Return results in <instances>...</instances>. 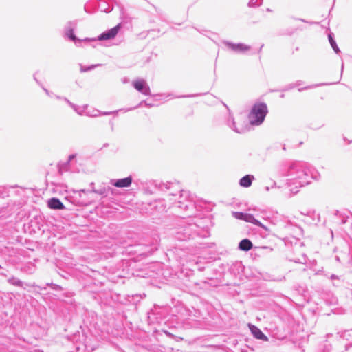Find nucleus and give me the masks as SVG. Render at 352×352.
<instances>
[{
	"instance_id": "obj_6",
	"label": "nucleus",
	"mask_w": 352,
	"mask_h": 352,
	"mask_svg": "<svg viewBox=\"0 0 352 352\" xmlns=\"http://www.w3.org/2000/svg\"><path fill=\"white\" fill-rule=\"evenodd\" d=\"M166 314V307L155 305L148 313V322L150 324H160Z\"/></svg>"
},
{
	"instance_id": "obj_10",
	"label": "nucleus",
	"mask_w": 352,
	"mask_h": 352,
	"mask_svg": "<svg viewBox=\"0 0 352 352\" xmlns=\"http://www.w3.org/2000/svg\"><path fill=\"white\" fill-rule=\"evenodd\" d=\"M135 90L145 96H151V92L147 82L143 78H138L132 82Z\"/></svg>"
},
{
	"instance_id": "obj_18",
	"label": "nucleus",
	"mask_w": 352,
	"mask_h": 352,
	"mask_svg": "<svg viewBox=\"0 0 352 352\" xmlns=\"http://www.w3.org/2000/svg\"><path fill=\"white\" fill-rule=\"evenodd\" d=\"M118 111H101L98 109H93L91 111H88L86 112H84V114L89 117L95 118L98 116H107V115H111V114H117Z\"/></svg>"
},
{
	"instance_id": "obj_9",
	"label": "nucleus",
	"mask_w": 352,
	"mask_h": 352,
	"mask_svg": "<svg viewBox=\"0 0 352 352\" xmlns=\"http://www.w3.org/2000/svg\"><path fill=\"white\" fill-rule=\"evenodd\" d=\"M115 190L109 186H107L104 184L100 185L96 190H85L81 189L80 190L74 191V192L79 193L80 197L81 196V193L89 194L91 192H94L98 194L99 195L102 196L103 197H107L109 192H111V195L114 194Z\"/></svg>"
},
{
	"instance_id": "obj_5",
	"label": "nucleus",
	"mask_w": 352,
	"mask_h": 352,
	"mask_svg": "<svg viewBox=\"0 0 352 352\" xmlns=\"http://www.w3.org/2000/svg\"><path fill=\"white\" fill-rule=\"evenodd\" d=\"M155 188L160 190L167 193L170 197H177V193H180L179 199L189 197V192L181 189L179 184L177 182H154Z\"/></svg>"
},
{
	"instance_id": "obj_38",
	"label": "nucleus",
	"mask_w": 352,
	"mask_h": 352,
	"mask_svg": "<svg viewBox=\"0 0 352 352\" xmlns=\"http://www.w3.org/2000/svg\"><path fill=\"white\" fill-rule=\"evenodd\" d=\"M109 125L111 126V131H113V130H114V122H113V121L112 120H110L109 122Z\"/></svg>"
},
{
	"instance_id": "obj_50",
	"label": "nucleus",
	"mask_w": 352,
	"mask_h": 352,
	"mask_svg": "<svg viewBox=\"0 0 352 352\" xmlns=\"http://www.w3.org/2000/svg\"><path fill=\"white\" fill-rule=\"evenodd\" d=\"M270 189H271V187H270V186H266V187H265V190H266L267 191H269Z\"/></svg>"
},
{
	"instance_id": "obj_40",
	"label": "nucleus",
	"mask_w": 352,
	"mask_h": 352,
	"mask_svg": "<svg viewBox=\"0 0 352 352\" xmlns=\"http://www.w3.org/2000/svg\"><path fill=\"white\" fill-rule=\"evenodd\" d=\"M34 79L36 82V83L39 85L41 87L43 86V84L36 78V74H34Z\"/></svg>"
},
{
	"instance_id": "obj_56",
	"label": "nucleus",
	"mask_w": 352,
	"mask_h": 352,
	"mask_svg": "<svg viewBox=\"0 0 352 352\" xmlns=\"http://www.w3.org/2000/svg\"><path fill=\"white\" fill-rule=\"evenodd\" d=\"M284 97H285V94H282L280 95V98H283Z\"/></svg>"
},
{
	"instance_id": "obj_8",
	"label": "nucleus",
	"mask_w": 352,
	"mask_h": 352,
	"mask_svg": "<svg viewBox=\"0 0 352 352\" xmlns=\"http://www.w3.org/2000/svg\"><path fill=\"white\" fill-rule=\"evenodd\" d=\"M233 216L237 219L242 220L248 223H252V224L257 226L266 231L269 230V229L265 225H263L258 219H255L254 216L252 214L243 212H233Z\"/></svg>"
},
{
	"instance_id": "obj_46",
	"label": "nucleus",
	"mask_w": 352,
	"mask_h": 352,
	"mask_svg": "<svg viewBox=\"0 0 352 352\" xmlns=\"http://www.w3.org/2000/svg\"><path fill=\"white\" fill-rule=\"evenodd\" d=\"M276 186V183L275 182H272V184L271 188H274Z\"/></svg>"
},
{
	"instance_id": "obj_55",
	"label": "nucleus",
	"mask_w": 352,
	"mask_h": 352,
	"mask_svg": "<svg viewBox=\"0 0 352 352\" xmlns=\"http://www.w3.org/2000/svg\"><path fill=\"white\" fill-rule=\"evenodd\" d=\"M299 21H303V22H306L305 20L302 19H298Z\"/></svg>"
},
{
	"instance_id": "obj_1",
	"label": "nucleus",
	"mask_w": 352,
	"mask_h": 352,
	"mask_svg": "<svg viewBox=\"0 0 352 352\" xmlns=\"http://www.w3.org/2000/svg\"><path fill=\"white\" fill-rule=\"evenodd\" d=\"M171 234L178 241H185L193 239L196 236L206 238L210 235L206 226L203 224V221L199 219H190L182 220L175 228Z\"/></svg>"
},
{
	"instance_id": "obj_44",
	"label": "nucleus",
	"mask_w": 352,
	"mask_h": 352,
	"mask_svg": "<svg viewBox=\"0 0 352 352\" xmlns=\"http://www.w3.org/2000/svg\"><path fill=\"white\" fill-rule=\"evenodd\" d=\"M55 96L58 100H63V98H64V97H62V96H60L58 95H55Z\"/></svg>"
},
{
	"instance_id": "obj_54",
	"label": "nucleus",
	"mask_w": 352,
	"mask_h": 352,
	"mask_svg": "<svg viewBox=\"0 0 352 352\" xmlns=\"http://www.w3.org/2000/svg\"><path fill=\"white\" fill-rule=\"evenodd\" d=\"M0 274H1V275H3V276H6V272H3H3H1V273H0Z\"/></svg>"
},
{
	"instance_id": "obj_49",
	"label": "nucleus",
	"mask_w": 352,
	"mask_h": 352,
	"mask_svg": "<svg viewBox=\"0 0 352 352\" xmlns=\"http://www.w3.org/2000/svg\"><path fill=\"white\" fill-rule=\"evenodd\" d=\"M344 69V63H342V68H341V73H342Z\"/></svg>"
},
{
	"instance_id": "obj_16",
	"label": "nucleus",
	"mask_w": 352,
	"mask_h": 352,
	"mask_svg": "<svg viewBox=\"0 0 352 352\" xmlns=\"http://www.w3.org/2000/svg\"><path fill=\"white\" fill-rule=\"evenodd\" d=\"M249 329L253 335V336L258 340L267 341L268 338L266 335H265L263 331L256 325L252 324H248Z\"/></svg>"
},
{
	"instance_id": "obj_37",
	"label": "nucleus",
	"mask_w": 352,
	"mask_h": 352,
	"mask_svg": "<svg viewBox=\"0 0 352 352\" xmlns=\"http://www.w3.org/2000/svg\"><path fill=\"white\" fill-rule=\"evenodd\" d=\"M42 89H43V91L45 92V94L49 96H51L52 95H54V94L52 92H50L48 89H47L45 87L42 86L41 87Z\"/></svg>"
},
{
	"instance_id": "obj_29",
	"label": "nucleus",
	"mask_w": 352,
	"mask_h": 352,
	"mask_svg": "<svg viewBox=\"0 0 352 352\" xmlns=\"http://www.w3.org/2000/svg\"><path fill=\"white\" fill-rule=\"evenodd\" d=\"M263 0H250L248 6L250 8H256L262 4Z\"/></svg>"
},
{
	"instance_id": "obj_43",
	"label": "nucleus",
	"mask_w": 352,
	"mask_h": 352,
	"mask_svg": "<svg viewBox=\"0 0 352 352\" xmlns=\"http://www.w3.org/2000/svg\"><path fill=\"white\" fill-rule=\"evenodd\" d=\"M94 185H95V184H94V182L90 183L89 186H90V187H91V190H96V189H97V188H96L94 187Z\"/></svg>"
},
{
	"instance_id": "obj_2",
	"label": "nucleus",
	"mask_w": 352,
	"mask_h": 352,
	"mask_svg": "<svg viewBox=\"0 0 352 352\" xmlns=\"http://www.w3.org/2000/svg\"><path fill=\"white\" fill-rule=\"evenodd\" d=\"M284 176L289 177L293 180L294 184H298L300 187L309 184L311 179H316L318 173L309 167L305 162H293L288 168Z\"/></svg>"
},
{
	"instance_id": "obj_22",
	"label": "nucleus",
	"mask_w": 352,
	"mask_h": 352,
	"mask_svg": "<svg viewBox=\"0 0 352 352\" xmlns=\"http://www.w3.org/2000/svg\"><path fill=\"white\" fill-rule=\"evenodd\" d=\"M98 8L102 12H104L106 13L110 12L113 10V6H110L107 1L100 0L98 3Z\"/></svg>"
},
{
	"instance_id": "obj_36",
	"label": "nucleus",
	"mask_w": 352,
	"mask_h": 352,
	"mask_svg": "<svg viewBox=\"0 0 352 352\" xmlns=\"http://www.w3.org/2000/svg\"><path fill=\"white\" fill-rule=\"evenodd\" d=\"M153 7L155 8V12H157L159 17L163 20V12L161 9L156 8L155 6H153Z\"/></svg>"
},
{
	"instance_id": "obj_24",
	"label": "nucleus",
	"mask_w": 352,
	"mask_h": 352,
	"mask_svg": "<svg viewBox=\"0 0 352 352\" xmlns=\"http://www.w3.org/2000/svg\"><path fill=\"white\" fill-rule=\"evenodd\" d=\"M301 214L311 217L314 223L316 224L320 222V215L316 214L315 211L309 210L306 213L302 212Z\"/></svg>"
},
{
	"instance_id": "obj_31",
	"label": "nucleus",
	"mask_w": 352,
	"mask_h": 352,
	"mask_svg": "<svg viewBox=\"0 0 352 352\" xmlns=\"http://www.w3.org/2000/svg\"><path fill=\"white\" fill-rule=\"evenodd\" d=\"M74 111H76L78 114L82 116L85 112V109L87 107V105H85L83 107V109H81L78 106L76 105L73 103V107H71Z\"/></svg>"
},
{
	"instance_id": "obj_15",
	"label": "nucleus",
	"mask_w": 352,
	"mask_h": 352,
	"mask_svg": "<svg viewBox=\"0 0 352 352\" xmlns=\"http://www.w3.org/2000/svg\"><path fill=\"white\" fill-rule=\"evenodd\" d=\"M336 260L340 263H349L352 264V259L349 254V248L346 246L338 254H336Z\"/></svg>"
},
{
	"instance_id": "obj_51",
	"label": "nucleus",
	"mask_w": 352,
	"mask_h": 352,
	"mask_svg": "<svg viewBox=\"0 0 352 352\" xmlns=\"http://www.w3.org/2000/svg\"><path fill=\"white\" fill-rule=\"evenodd\" d=\"M145 190H146V192H147L148 193H150V194H151V193H152V192H151L150 190H148V188L145 189Z\"/></svg>"
},
{
	"instance_id": "obj_12",
	"label": "nucleus",
	"mask_w": 352,
	"mask_h": 352,
	"mask_svg": "<svg viewBox=\"0 0 352 352\" xmlns=\"http://www.w3.org/2000/svg\"><path fill=\"white\" fill-rule=\"evenodd\" d=\"M223 43L228 47L231 50L236 52V53H245L247 51H249L251 49L250 45L242 43H234L230 41H224Z\"/></svg>"
},
{
	"instance_id": "obj_41",
	"label": "nucleus",
	"mask_w": 352,
	"mask_h": 352,
	"mask_svg": "<svg viewBox=\"0 0 352 352\" xmlns=\"http://www.w3.org/2000/svg\"><path fill=\"white\" fill-rule=\"evenodd\" d=\"M303 81L302 80H297L296 82H294V85H296V87L300 86L303 84Z\"/></svg>"
},
{
	"instance_id": "obj_17",
	"label": "nucleus",
	"mask_w": 352,
	"mask_h": 352,
	"mask_svg": "<svg viewBox=\"0 0 352 352\" xmlns=\"http://www.w3.org/2000/svg\"><path fill=\"white\" fill-rule=\"evenodd\" d=\"M47 207L52 210H62L65 209L64 204L57 197H52L47 200Z\"/></svg>"
},
{
	"instance_id": "obj_58",
	"label": "nucleus",
	"mask_w": 352,
	"mask_h": 352,
	"mask_svg": "<svg viewBox=\"0 0 352 352\" xmlns=\"http://www.w3.org/2000/svg\"><path fill=\"white\" fill-rule=\"evenodd\" d=\"M1 268H2V267L0 265V269H1Z\"/></svg>"
},
{
	"instance_id": "obj_32",
	"label": "nucleus",
	"mask_w": 352,
	"mask_h": 352,
	"mask_svg": "<svg viewBox=\"0 0 352 352\" xmlns=\"http://www.w3.org/2000/svg\"><path fill=\"white\" fill-rule=\"evenodd\" d=\"M46 285L52 288V289L55 290V291H63V288L62 286H60L58 284L53 283H47L46 284Z\"/></svg>"
},
{
	"instance_id": "obj_45",
	"label": "nucleus",
	"mask_w": 352,
	"mask_h": 352,
	"mask_svg": "<svg viewBox=\"0 0 352 352\" xmlns=\"http://www.w3.org/2000/svg\"><path fill=\"white\" fill-rule=\"evenodd\" d=\"M344 141L347 142L348 144L352 143V141L348 140L345 137L343 138Z\"/></svg>"
},
{
	"instance_id": "obj_30",
	"label": "nucleus",
	"mask_w": 352,
	"mask_h": 352,
	"mask_svg": "<svg viewBox=\"0 0 352 352\" xmlns=\"http://www.w3.org/2000/svg\"><path fill=\"white\" fill-rule=\"evenodd\" d=\"M331 83H321V84H316L312 85L306 86L304 87L298 88V91H302L304 90H307L309 89L315 88L319 86L325 85H331Z\"/></svg>"
},
{
	"instance_id": "obj_23",
	"label": "nucleus",
	"mask_w": 352,
	"mask_h": 352,
	"mask_svg": "<svg viewBox=\"0 0 352 352\" xmlns=\"http://www.w3.org/2000/svg\"><path fill=\"white\" fill-rule=\"evenodd\" d=\"M328 39H329V43L331 45L332 49L333 50L334 52L337 54H340V50L336 43V41L334 38V35L333 33H329L328 34Z\"/></svg>"
},
{
	"instance_id": "obj_21",
	"label": "nucleus",
	"mask_w": 352,
	"mask_h": 352,
	"mask_svg": "<svg viewBox=\"0 0 352 352\" xmlns=\"http://www.w3.org/2000/svg\"><path fill=\"white\" fill-rule=\"evenodd\" d=\"M253 247L252 242L249 239H243L239 243L238 248L240 250L248 252Z\"/></svg>"
},
{
	"instance_id": "obj_48",
	"label": "nucleus",
	"mask_w": 352,
	"mask_h": 352,
	"mask_svg": "<svg viewBox=\"0 0 352 352\" xmlns=\"http://www.w3.org/2000/svg\"><path fill=\"white\" fill-rule=\"evenodd\" d=\"M5 208H0V214H1L3 212Z\"/></svg>"
},
{
	"instance_id": "obj_35",
	"label": "nucleus",
	"mask_w": 352,
	"mask_h": 352,
	"mask_svg": "<svg viewBox=\"0 0 352 352\" xmlns=\"http://www.w3.org/2000/svg\"><path fill=\"white\" fill-rule=\"evenodd\" d=\"M69 166H64L63 164H58V172L60 174H63V172L67 171L68 170Z\"/></svg>"
},
{
	"instance_id": "obj_33",
	"label": "nucleus",
	"mask_w": 352,
	"mask_h": 352,
	"mask_svg": "<svg viewBox=\"0 0 352 352\" xmlns=\"http://www.w3.org/2000/svg\"><path fill=\"white\" fill-rule=\"evenodd\" d=\"M76 157V154H71V155H69V157H68L67 161L63 163V166H69L70 162L72 161L74 159H75Z\"/></svg>"
},
{
	"instance_id": "obj_4",
	"label": "nucleus",
	"mask_w": 352,
	"mask_h": 352,
	"mask_svg": "<svg viewBox=\"0 0 352 352\" xmlns=\"http://www.w3.org/2000/svg\"><path fill=\"white\" fill-rule=\"evenodd\" d=\"M268 113L267 106L265 102H256L248 115L249 123L252 126H259L265 120Z\"/></svg>"
},
{
	"instance_id": "obj_14",
	"label": "nucleus",
	"mask_w": 352,
	"mask_h": 352,
	"mask_svg": "<svg viewBox=\"0 0 352 352\" xmlns=\"http://www.w3.org/2000/svg\"><path fill=\"white\" fill-rule=\"evenodd\" d=\"M227 125L237 133H243L248 130V125L241 124L239 122H236L231 116H230L227 120Z\"/></svg>"
},
{
	"instance_id": "obj_13",
	"label": "nucleus",
	"mask_w": 352,
	"mask_h": 352,
	"mask_svg": "<svg viewBox=\"0 0 352 352\" xmlns=\"http://www.w3.org/2000/svg\"><path fill=\"white\" fill-rule=\"evenodd\" d=\"M133 182V177L129 175L124 178L111 179L109 182L110 184L119 188L130 187Z\"/></svg>"
},
{
	"instance_id": "obj_11",
	"label": "nucleus",
	"mask_w": 352,
	"mask_h": 352,
	"mask_svg": "<svg viewBox=\"0 0 352 352\" xmlns=\"http://www.w3.org/2000/svg\"><path fill=\"white\" fill-rule=\"evenodd\" d=\"M188 197H184L183 199H179L173 203V207H177L178 208L182 209L184 211H193L195 205L192 201L187 199Z\"/></svg>"
},
{
	"instance_id": "obj_42",
	"label": "nucleus",
	"mask_w": 352,
	"mask_h": 352,
	"mask_svg": "<svg viewBox=\"0 0 352 352\" xmlns=\"http://www.w3.org/2000/svg\"><path fill=\"white\" fill-rule=\"evenodd\" d=\"M64 296L67 298H71L73 296V293L72 292H67V293L64 294Z\"/></svg>"
},
{
	"instance_id": "obj_26",
	"label": "nucleus",
	"mask_w": 352,
	"mask_h": 352,
	"mask_svg": "<svg viewBox=\"0 0 352 352\" xmlns=\"http://www.w3.org/2000/svg\"><path fill=\"white\" fill-rule=\"evenodd\" d=\"M101 65H102L101 64H94V65H91L89 66H84L82 64H80V70L81 72H89L92 69H94L95 68L100 67Z\"/></svg>"
},
{
	"instance_id": "obj_57",
	"label": "nucleus",
	"mask_w": 352,
	"mask_h": 352,
	"mask_svg": "<svg viewBox=\"0 0 352 352\" xmlns=\"http://www.w3.org/2000/svg\"><path fill=\"white\" fill-rule=\"evenodd\" d=\"M196 30H197V32H199L200 33L203 34V32L201 30H198L197 28H196Z\"/></svg>"
},
{
	"instance_id": "obj_20",
	"label": "nucleus",
	"mask_w": 352,
	"mask_h": 352,
	"mask_svg": "<svg viewBox=\"0 0 352 352\" xmlns=\"http://www.w3.org/2000/svg\"><path fill=\"white\" fill-rule=\"evenodd\" d=\"M254 179V177L252 175H245L242 177L239 182L240 186L243 188H249L252 186V182Z\"/></svg>"
},
{
	"instance_id": "obj_34",
	"label": "nucleus",
	"mask_w": 352,
	"mask_h": 352,
	"mask_svg": "<svg viewBox=\"0 0 352 352\" xmlns=\"http://www.w3.org/2000/svg\"><path fill=\"white\" fill-rule=\"evenodd\" d=\"M294 87H296V85H294V83H290V84H288L286 86H285L281 89V91H289V90L294 89Z\"/></svg>"
},
{
	"instance_id": "obj_47",
	"label": "nucleus",
	"mask_w": 352,
	"mask_h": 352,
	"mask_svg": "<svg viewBox=\"0 0 352 352\" xmlns=\"http://www.w3.org/2000/svg\"><path fill=\"white\" fill-rule=\"evenodd\" d=\"M331 279H336V278H338V276L336 275H335V274H332L331 276Z\"/></svg>"
},
{
	"instance_id": "obj_53",
	"label": "nucleus",
	"mask_w": 352,
	"mask_h": 352,
	"mask_svg": "<svg viewBox=\"0 0 352 352\" xmlns=\"http://www.w3.org/2000/svg\"><path fill=\"white\" fill-rule=\"evenodd\" d=\"M38 287L40 289H45L46 288L44 287H42L41 286H38Z\"/></svg>"
},
{
	"instance_id": "obj_28",
	"label": "nucleus",
	"mask_w": 352,
	"mask_h": 352,
	"mask_svg": "<svg viewBox=\"0 0 352 352\" xmlns=\"http://www.w3.org/2000/svg\"><path fill=\"white\" fill-rule=\"evenodd\" d=\"M143 104H144V105L147 107H152L153 106V104L152 103H148L146 100H142L137 106L132 107V108H129V109H126V111L135 109L140 107H142Z\"/></svg>"
},
{
	"instance_id": "obj_25",
	"label": "nucleus",
	"mask_w": 352,
	"mask_h": 352,
	"mask_svg": "<svg viewBox=\"0 0 352 352\" xmlns=\"http://www.w3.org/2000/svg\"><path fill=\"white\" fill-rule=\"evenodd\" d=\"M8 282L10 285H14L16 287H22L23 285V281H21V280H19V278H17L14 276H11L10 278H9L8 279Z\"/></svg>"
},
{
	"instance_id": "obj_19",
	"label": "nucleus",
	"mask_w": 352,
	"mask_h": 352,
	"mask_svg": "<svg viewBox=\"0 0 352 352\" xmlns=\"http://www.w3.org/2000/svg\"><path fill=\"white\" fill-rule=\"evenodd\" d=\"M42 222L41 216H36L30 220L29 225L32 230L36 232V230H41L43 226Z\"/></svg>"
},
{
	"instance_id": "obj_27",
	"label": "nucleus",
	"mask_w": 352,
	"mask_h": 352,
	"mask_svg": "<svg viewBox=\"0 0 352 352\" xmlns=\"http://www.w3.org/2000/svg\"><path fill=\"white\" fill-rule=\"evenodd\" d=\"M154 332L156 333H159L160 332H162L164 334H166L168 338H175V336L173 333H171L170 332H169L168 331H167L166 329H165L164 328H161V329L155 328Z\"/></svg>"
},
{
	"instance_id": "obj_7",
	"label": "nucleus",
	"mask_w": 352,
	"mask_h": 352,
	"mask_svg": "<svg viewBox=\"0 0 352 352\" xmlns=\"http://www.w3.org/2000/svg\"><path fill=\"white\" fill-rule=\"evenodd\" d=\"M335 223L340 225H344L352 231V213L349 210H337L333 217Z\"/></svg>"
},
{
	"instance_id": "obj_3",
	"label": "nucleus",
	"mask_w": 352,
	"mask_h": 352,
	"mask_svg": "<svg viewBox=\"0 0 352 352\" xmlns=\"http://www.w3.org/2000/svg\"><path fill=\"white\" fill-rule=\"evenodd\" d=\"M77 24L78 21L76 20L70 21H68L64 27V36L67 37L69 41L74 42L76 45L81 43L82 41H101L113 39L118 35L122 28L121 24L119 23L113 28L103 32L96 38H85L82 40L78 38L74 34V30L77 27Z\"/></svg>"
},
{
	"instance_id": "obj_39",
	"label": "nucleus",
	"mask_w": 352,
	"mask_h": 352,
	"mask_svg": "<svg viewBox=\"0 0 352 352\" xmlns=\"http://www.w3.org/2000/svg\"><path fill=\"white\" fill-rule=\"evenodd\" d=\"M63 100L65 102H66L69 104V107H73V103L72 102H70L67 98H65V97L63 98Z\"/></svg>"
},
{
	"instance_id": "obj_52",
	"label": "nucleus",
	"mask_w": 352,
	"mask_h": 352,
	"mask_svg": "<svg viewBox=\"0 0 352 352\" xmlns=\"http://www.w3.org/2000/svg\"><path fill=\"white\" fill-rule=\"evenodd\" d=\"M263 46H264V45L263 44V45L261 46V47L258 49V52H260L261 51V50H262V48H263Z\"/></svg>"
}]
</instances>
